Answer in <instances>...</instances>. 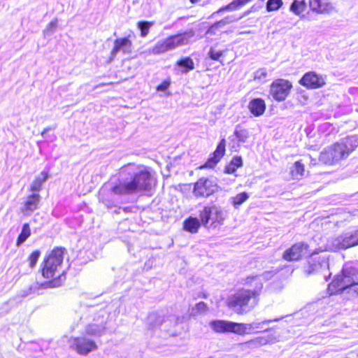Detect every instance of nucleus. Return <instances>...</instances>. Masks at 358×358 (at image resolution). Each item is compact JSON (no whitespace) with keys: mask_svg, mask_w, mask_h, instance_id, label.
<instances>
[{"mask_svg":"<svg viewBox=\"0 0 358 358\" xmlns=\"http://www.w3.org/2000/svg\"><path fill=\"white\" fill-rule=\"evenodd\" d=\"M236 322L223 320H214L209 322V326L216 333L236 334Z\"/></svg>","mask_w":358,"mask_h":358,"instance_id":"dca6fc26","label":"nucleus"},{"mask_svg":"<svg viewBox=\"0 0 358 358\" xmlns=\"http://www.w3.org/2000/svg\"><path fill=\"white\" fill-rule=\"evenodd\" d=\"M357 282H358V262L345 265L341 274L336 275L329 285L328 291L331 295L342 293Z\"/></svg>","mask_w":358,"mask_h":358,"instance_id":"7ed1b4c3","label":"nucleus"},{"mask_svg":"<svg viewBox=\"0 0 358 358\" xmlns=\"http://www.w3.org/2000/svg\"><path fill=\"white\" fill-rule=\"evenodd\" d=\"M224 52V50H216L214 48L211 47L208 50V56L210 59L223 64L221 58L223 57Z\"/></svg>","mask_w":358,"mask_h":358,"instance_id":"4c0bfd02","label":"nucleus"},{"mask_svg":"<svg viewBox=\"0 0 358 358\" xmlns=\"http://www.w3.org/2000/svg\"><path fill=\"white\" fill-rule=\"evenodd\" d=\"M234 138H237L238 143H244L249 138V131L246 129H244L240 124H238L236 125L234 135L230 136L229 139L231 141H233Z\"/></svg>","mask_w":358,"mask_h":358,"instance_id":"c85d7f7f","label":"nucleus"},{"mask_svg":"<svg viewBox=\"0 0 358 358\" xmlns=\"http://www.w3.org/2000/svg\"><path fill=\"white\" fill-rule=\"evenodd\" d=\"M308 128L306 129V133H307V136H309L310 133H309V132H308Z\"/></svg>","mask_w":358,"mask_h":358,"instance_id":"13d9d810","label":"nucleus"},{"mask_svg":"<svg viewBox=\"0 0 358 358\" xmlns=\"http://www.w3.org/2000/svg\"><path fill=\"white\" fill-rule=\"evenodd\" d=\"M253 7L251 8L250 10H246L245 12H244L243 14L240 15H238V17H240V20L242 19L243 17L248 15L251 11H252V9Z\"/></svg>","mask_w":358,"mask_h":358,"instance_id":"603ef678","label":"nucleus"},{"mask_svg":"<svg viewBox=\"0 0 358 358\" xmlns=\"http://www.w3.org/2000/svg\"><path fill=\"white\" fill-rule=\"evenodd\" d=\"M171 85V80L169 79L164 80L157 87L158 92H166Z\"/></svg>","mask_w":358,"mask_h":358,"instance_id":"09e8293b","label":"nucleus"},{"mask_svg":"<svg viewBox=\"0 0 358 358\" xmlns=\"http://www.w3.org/2000/svg\"><path fill=\"white\" fill-rule=\"evenodd\" d=\"M280 271L278 268L272 269L270 271H264L261 275H256L257 277H259L260 280H262V278L268 280H271L277 273Z\"/></svg>","mask_w":358,"mask_h":358,"instance_id":"a18cd8bd","label":"nucleus"},{"mask_svg":"<svg viewBox=\"0 0 358 358\" xmlns=\"http://www.w3.org/2000/svg\"><path fill=\"white\" fill-rule=\"evenodd\" d=\"M155 24V22L141 20L137 22V28L140 31V36L145 38L150 31V29Z\"/></svg>","mask_w":358,"mask_h":358,"instance_id":"72a5a7b5","label":"nucleus"},{"mask_svg":"<svg viewBox=\"0 0 358 358\" xmlns=\"http://www.w3.org/2000/svg\"><path fill=\"white\" fill-rule=\"evenodd\" d=\"M226 140L222 138L218 143L215 150L210 155L207 161L203 164V168L212 169L214 168L221 159L224 157L226 152Z\"/></svg>","mask_w":358,"mask_h":358,"instance_id":"2eb2a0df","label":"nucleus"},{"mask_svg":"<svg viewBox=\"0 0 358 358\" xmlns=\"http://www.w3.org/2000/svg\"><path fill=\"white\" fill-rule=\"evenodd\" d=\"M255 332L254 329L252 328V323H238L236 324V334L238 335L250 334Z\"/></svg>","mask_w":358,"mask_h":358,"instance_id":"f704fd0d","label":"nucleus"},{"mask_svg":"<svg viewBox=\"0 0 358 358\" xmlns=\"http://www.w3.org/2000/svg\"><path fill=\"white\" fill-rule=\"evenodd\" d=\"M208 310L207 304L203 301L197 303L194 307L192 308L191 315H196L197 314L203 313Z\"/></svg>","mask_w":358,"mask_h":358,"instance_id":"a19ab883","label":"nucleus"},{"mask_svg":"<svg viewBox=\"0 0 358 358\" xmlns=\"http://www.w3.org/2000/svg\"><path fill=\"white\" fill-rule=\"evenodd\" d=\"M289 103H290V102L289 101V102H287V103H284L283 106L286 108L287 105L289 104Z\"/></svg>","mask_w":358,"mask_h":358,"instance_id":"4d7b16f0","label":"nucleus"},{"mask_svg":"<svg viewBox=\"0 0 358 358\" xmlns=\"http://www.w3.org/2000/svg\"><path fill=\"white\" fill-rule=\"evenodd\" d=\"M66 280V275L63 271L58 277L54 278L52 280L41 284L42 288L48 287H59L62 282Z\"/></svg>","mask_w":358,"mask_h":358,"instance_id":"473e14b6","label":"nucleus"},{"mask_svg":"<svg viewBox=\"0 0 358 358\" xmlns=\"http://www.w3.org/2000/svg\"><path fill=\"white\" fill-rule=\"evenodd\" d=\"M120 210H122L125 213H130V212H131V208L129 207V206H127V207H124V208L119 207L117 209L115 210L114 213H120Z\"/></svg>","mask_w":358,"mask_h":358,"instance_id":"3c124183","label":"nucleus"},{"mask_svg":"<svg viewBox=\"0 0 358 358\" xmlns=\"http://www.w3.org/2000/svg\"><path fill=\"white\" fill-rule=\"evenodd\" d=\"M280 319H275V320H265L261 322L259 321H255L252 322V328L254 329L255 332H259L258 329H263L264 324H268L271 323V322H275L278 321Z\"/></svg>","mask_w":358,"mask_h":358,"instance_id":"37998d69","label":"nucleus"},{"mask_svg":"<svg viewBox=\"0 0 358 358\" xmlns=\"http://www.w3.org/2000/svg\"><path fill=\"white\" fill-rule=\"evenodd\" d=\"M199 215L203 227L215 229L224 224L227 212L220 206L211 203L203 206Z\"/></svg>","mask_w":358,"mask_h":358,"instance_id":"20e7f679","label":"nucleus"},{"mask_svg":"<svg viewBox=\"0 0 358 358\" xmlns=\"http://www.w3.org/2000/svg\"><path fill=\"white\" fill-rule=\"evenodd\" d=\"M358 245V229L343 232L337 237L328 241L327 246L331 250H346Z\"/></svg>","mask_w":358,"mask_h":358,"instance_id":"6e6552de","label":"nucleus"},{"mask_svg":"<svg viewBox=\"0 0 358 358\" xmlns=\"http://www.w3.org/2000/svg\"><path fill=\"white\" fill-rule=\"evenodd\" d=\"M340 142L342 143L345 150L349 155L353 152L358 146V136L352 135L341 139Z\"/></svg>","mask_w":358,"mask_h":358,"instance_id":"cd10ccee","label":"nucleus"},{"mask_svg":"<svg viewBox=\"0 0 358 358\" xmlns=\"http://www.w3.org/2000/svg\"><path fill=\"white\" fill-rule=\"evenodd\" d=\"M164 322V316L157 312L150 313L146 320V327L148 330L154 331L159 328Z\"/></svg>","mask_w":358,"mask_h":358,"instance_id":"5701e85b","label":"nucleus"},{"mask_svg":"<svg viewBox=\"0 0 358 358\" xmlns=\"http://www.w3.org/2000/svg\"><path fill=\"white\" fill-rule=\"evenodd\" d=\"M122 51L124 54H129L132 51V42L127 37L117 38L110 52V59L113 60L117 54Z\"/></svg>","mask_w":358,"mask_h":358,"instance_id":"f3484780","label":"nucleus"},{"mask_svg":"<svg viewBox=\"0 0 358 358\" xmlns=\"http://www.w3.org/2000/svg\"><path fill=\"white\" fill-rule=\"evenodd\" d=\"M106 322L103 317L100 322H92L86 326L85 333L86 335L93 337H100L104 334L106 327Z\"/></svg>","mask_w":358,"mask_h":358,"instance_id":"aec40b11","label":"nucleus"},{"mask_svg":"<svg viewBox=\"0 0 358 358\" xmlns=\"http://www.w3.org/2000/svg\"><path fill=\"white\" fill-rule=\"evenodd\" d=\"M58 24V20L57 18L52 20L45 27V29L43 30V35L45 36H52L57 29Z\"/></svg>","mask_w":358,"mask_h":358,"instance_id":"58836bf2","label":"nucleus"},{"mask_svg":"<svg viewBox=\"0 0 358 358\" xmlns=\"http://www.w3.org/2000/svg\"><path fill=\"white\" fill-rule=\"evenodd\" d=\"M311 164H316V160L315 159H311Z\"/></svg>","mask_w":358,"mask_h":358,"instance_id":"6e6d98bb","label":"nucleus"},{"mask_svg":"<svg viewBox=\"0 0 358 358\" xmlns=\"http://www.w3.org/2000/svg\"><path fill=\"white\" fill-rule=\"evenodd\" d=\"M31 229L29 223L23 224L22 230L16 240V246H21L31 236Z\"/></svg>","mask_w":358,"mask_h":358,"instance_id":"2f4dec72","label":"nucleus"},{"mask_svg":"<svg viewBox=\"0 0 358 358\" xmlns=\"http://www.w3.org/2000/svg\"><path fill=\"white\" fill-rule=\"evenodd\" d=\"M195 69L193 59L190 57H184L176 63L175 71L177 74H187Z\"/></svg>","mask_w":358,"mask_h":358,"instance_id":"412c9836","label":"nucleus"},{"mask_svg":"<svg viewBox=\"0 0 358 358\" xmlns=\"http://www.w3.org/2000/svg\"><path fill=\"white\" fill-rule=\"evenodd\" d=\"M309 7L313 12L327 14L334 10V6L328 0H309Z\"/></svg>","mask_w":358,"mask_h":358,"instance_id":"6ab92c4d","label":"nucleus"},{"mask_svg":"<svg viewBox=\"0 0 358 358\" xmlns=\"http://www.w3.org/2000/svg\"><path fill=\"white\" fill-rule=\"evenodd\" d=\"M248 109L255 117L262 115L266 110V103L262 98H255L250 101Z\"/></svg>","mask_w":358,"mask_h":358,"instance_id":"4be33fe9","label":"nucleus"},{"mask_svg":"<svg viewBox=\"0 0 358 358\" xmlns=\"http://www.w3.org/2000/svg\"><path fill=\"white\" fill-rule=\"evenodd\" d=\"M283 5L282 0H268L266 3L267 12L278 10Z\"/></svg>","mask_w":358,"mask_h":358,"instance_id":"e433bc0d","label":"nucleus"},{"mask_svg":"<svg viewBox=\"0 0 358 358\" xmlns=\"http://www.w3.org/2000/svg\"><path fill=\"white\" fill-rule=\"evenodd\" d=\"M291 173L292 176L296 178L303 176L305 173V167L303 164H302L301 161L296 162L293 165Z\"/></svg>","mask_w":358,"mask_h":358,"instance_id":"c9c22d12","label":"nucleus"},{"mask_svg":"<svg viewBox=\"0 0 358 358\" xmlns=\"http://www.w3.org/2000/svg\"><path fill=\"white\" fill-rule=\"evenodd\" d=\"M248 288L238 289L227 299L228 306L238 315L250 312L257 304L263 289V283L257 276H248L245 280Z\"/></svg>","mask_w":358,"mask_h":358,"instance_id":"f03ea898","label":"nucleus"},{"mask_svg":"<svg viewBox=\"0 0 358 358\" xmlns=\"http://www.w3.org/2000/svg\"><path fill=\"white\" fill-rule=\"evenodd\" d=\"M268 342V340L266 339V338H260V343L262 345H264V344H266Z\"/></svg>","mask_w":358,"mask_h":358,"instance_id":"864d4df0","label":"nucleus"},{"mask_svg":"<svg viewBox=\"0 0 358 358\" xmlns=\"http://www.w3.org/2000/svg\"><path fill=\"white\" fill-rule=\"evenodd\" d=\"M307 8L306 0H293L289 6V11L300 17L301 19H307V15L303 14Z\"/></svg>","mask_w":358,"mask_h":358,"instance_id":"b1692460","label":"nucleus"},{"mask_svg":"<svg viewBox=\"0 0 358 358\" xmlns=\"http://www.w3.org/2000/svg\"><path fill=\"white\" fill-rule=\"evenodd\" d=\"M40 200L41 196L38 194L34 193L29 195L20 208L21 212L25 216H30L34 210L38 209Z\"/></svg>","mask_w":358,"mask_h":358,"instance_id":"a211bd4d","label":"nucleus"},{"mask_svg":"<svg viewBox=\"0 0 358 358\" xmlns=\"http://www.w3.org/2000/svg\"><path fill=\"white\" fill-rule=\"evenodd\" d=\"M240 20V17H238L237 15H227V17H224L223 19L215 22L213 23L210 27L209 31L211 32H215L218 29L222 28L227 24L238 22Z\"/></svg>","mask_w":358,"mask_h":358,"instance_id":"bb28decb","label":"nucleus"},{"mask_svg":"<svg viewBox=\"0 0 358 358\" xmlns=\"http://www.w3.org/2000/svg\"><path fill=\"white\" fill-rule=\"evenodd\" d=\"M243 165V159L241 156H234L230 162L225 166L224 173L227 174L234 173L237 169L242 167Z\"/></svg>","mask_w":358,"mask_h":358,"instance_id":"c756f323","label":"nucleus"},{"mask_svg":"<svg viewBox=\"0 0 358 358\" xmlns=\"http://www.w3.org/2000/svg\"><path fill=\"white\" fill-rule=\"evenodd\" d=\"M41 256V252L38 250L33 251L29 256L28 260L29 262V266L33 268L36 265V263Z\"/></svg>","mask_w":358,"mask_h":358,"instance_id":"c03bdc74","label":"nucleus"},{"mask_svg":"<svg viewBox=\"0 0 358 358\" xmlns=\"http://www.w3.org/2000/svg\"><path fill=\"white\" fill-rule=\"evenodd\" d=\"M153 179L145 166L128 164L120 168L117 177L105 183L99 192V201L106 208L117 207L128 195L151 189Z\"/></svg>","mask_w":358,"mask_h":358,"instance_id":"f257e3e1","label":"nucleus"},{"mask_svg":"<svg viewBox=\"0 0 358 358\" xmlns=\"http://www.w3.org/2000/svg\"><path fill=\"white\" fill-rule=\"evenodd\" d=\"M199 0H189V1L192 3H196L199 1Z\"/></svg>","mask_w":358,"mask_h":358,"instance_id":"5fc2aeb1","label":"nucleus"},{"mask_svg":"<svg viewBox=\"0 0 358 358\" xmlns=\"http://www.w3.org/2000/svg\"><path fill=\"white\" fill-rule=\"evenodd\" d=\"M202 225L201 220L196 217L189 216L183 222V229L187 232L195 234Z\"/></svg>","mask_w":358,"mask_h":358,"instance_id":"393cba45","label":"nucleus"},{"mask_svg":"<svg viewBox=\"0 0 358 358\" xmlns=\"http://www.w3.org/2000/svg\"><path fill=\"white\" fill-rule=\"evenodd\" d=\"M349 293L352 292L356 296H358V282L348 287Z\"/></svg>","mask_w":358,"mask_h":358,"instance_id":"8fccbe9b","label":"nucleus"},{"mask_svg":"<svg viewBox=\"0 0 358 358\" xmlns=\"http://www.w3.org/2000/svg\"><path fill=\"white\" fill-rule=\"evenodd\" d=\"M66 252L65 248L56 247L44 259L41 264V274L43 278H53L57 268L60 266L64 260V255Z\"/></svg>","mask_w":358,"mask_h":358,"instance_id":"423d86ee","label":"nucleus"},{"mask_svg":"<svg viewBox=\"0 0 358 358\" xmlns=\"http://www.w3.org/2000/svg\"><path fill=\"white\" fill-rule=\"evenodd\" d=\"M329 257L326 255H318L316 252H313L305 267V271L308 275L322 273L325 281H328L331 273L328 275L326 273L329 271Z\"/></svg>","mask_w":358,"mask_h":358,"instance_id":"0eeeda50","label":"nucleus"},{"mask_svg":"<svg viewBox=\"0 0 358 358\" xmlns=\"http://www.w3.org/2000/svg\"><path fill=\"white\" fill-rule=\"evenodd\" d=\"M299 83L308 89H317L322 87L325 82L322 76L314 71H309L302 76L299 80Z\"/></svg>","mask_w":358,"mask_h":358,"instance_id":"4468645a","label":"nucleus"},{"mask_svg":"<svg viewBox=\"0 0 358 358\" xmlns=\"http://www.w3.org/2000/svg\"><path fill=\"white\" fill-rule=\"evenodd\" d=\"M39 289L38 284L36 283L34 285H31L29 288L27 289L22 290L21 292V296L22 297H26L29 296V294L34 293L36 290Z\"/></svg>","mask_w":358,"mask_h":358,"instance_id":"de8ad7c7","label":"nucleus"},{"mask_svg":"<svg viewBox=\"0 0 358 358\" xmlns=\"http://www.w3.org/2000/svg\"><path fill=\"white\" fill-rule=\"evenodd\" d=\"M267 76V71L265 68H261L254 72V79L262 80Z\"/></svg>","mask_w":358,"mask_h":358,"instance_id":"49530a36","label":"nucleus"},{"mask_svg":"<svg viewBox=\"0 0 358 358\" xmlns=\"http://www.w3.org/2000/svg\"><path fill=\"white\" fill-rule=\"evenodd\" d=\"M182 19H185V17H179L178 20H182Z\"/></svg>","mask_w":358,"mask_h":358,"instance_id":"bf43d9fd","label":"nucleus"},{"mask_svg":"<svg viewBox=\"0 0 358 358\" xmlns=\"http://www.w3.org/2000/svg\"><path fill=\"white\" fill-rule=\"evenodd\" d=\"M48 171H43L37 176L31 185V190L34 192H38L41 189L43 184L48 179Z\"/></svg>","mask_w":358,"mask_h":358,"instance_id":"7c9ffc66","label":"nucleus"},{"mask_svg":"<svg viewBox=\"0 0 358 358\" xmlns=\"http://www.w3.org/2000/svg\"><path fill=\"white\" fill-rule=\"evenodd\" d=\"M349 155L339 141L326 148L321 152L319 161L324 164H334L340 160L346 159Z\"/></svg>","mask_w":358,"mask_h":358,"instance_id":"1a4fd4ad","label":"nucleus"},{"mask_svg":"<svg viewBox=\"0 0 358 358\" xmlns=\"http://www.w3.org/2000/svg\"><path fill=\"white\" fill-rule=\"evenodd\" d=\"M193 35V31H189L170 36L164 40L159 41L153 48L149 50V52L153 55H160L174 50L187 44L189 38Z\"/></svg>","mask_w":358,"mask_h":358,"instance_id":"39448f33","label":"nucleus"},{"mask_svg":"<svg viewBox=\"0 0 358 358\" xmlns=\"http://www.w3.org/2000/svg\"><path fill=\"white\" fill-rule=\"evenodd\" d=\"M217 189L218 185L213 179L201 178L194 184L192 192L196 197H208Z\"/></svg>","mask_w":358,"mask_h":358,"instance_id":"9d476101","label":"nucleus"},{"mask_svg":"<svg viewBox=\"0 0 358 358\" xmlns=\"http://www.w3.org/2000/svg\"><path fill=\"white\" fill-rule=\"evenodd\" d=\"M72 348L81 355H87L90 352L97 349L94 341L87 338L86 336L76 337L73 338Z\"/></svg>","mask_w":358,"mask_h":358,"instance_id":"ddd939ff","label":"nucleus"},{"mask_svg":"<svg viewBox=\"0 0 358 358\" xmlns=\"http://www.w3.org/2000/svg\"><path fill=\"white\" fill-rule=\"evenodd\" d=\"M249 196L247 192H241L238 194L236 196L233 197V205L235 208H238L242 203H243L248 199Z\"/></svg>","mask_w":358,"mask_h":358,"instance_id":"ea45409f","label":"nucleus"},{"mask_svg":"<svg viewBox=\"0 0 358 358\" xmlns=\"http://www.w3.org/2000/svg\"><path fill=\"white\" fill-rule=\"evenodd\" d=\"M251 1L252 0H233L230 3L221 7L217 11L214 12L212 14V17H215L224 11L231 12L237 10Z\"/></svg>","mask_w":358,"mask_h":358,"instance_id":"a878e982","label":"nucleus"},{"mask_svg":"<svg viewBox=\"0 0 358 358\" xmlns=\"http://www.w3.org/2000/svg\"><path fill=\"white\" fill-rule=\"evenodd\" d=\"M292 88V84L285 79H277L270 85V94L273 99L282 101L288 96Z\"/></svg>","mask_w":358,"mask_h":358,"instance_id":"9b49d317","label":"nucleus"},{"mask_svg":"<svg viewBox=\"0 0 358 358\" xmlns=\"http://www.w3.org/2000/svg\"><path fill=\"white\" fill-rule=\"evenodd\" d=\"M55 129H56V125L45 128L43 129V131L41 132L42 137L43 138H45V140H47L48 141H50V142L55 141L57 138V136L54 134H49L48 132L50 131L55 130Z\"/></svg>","mask_w":358,"mask_h":358,"instance_id":"79ce46f5","label":"nucleus"},{"mask_svg":"<svg viewBox=\"0 0 358 358\" xmlns=\"http://www.w3.org/2000/svg\"><path fill=\"white\" fill-rule=\"evenodd\" d=\"M309 245L305 242H299L285 250L282 259L288 262L299 261L309 254Z\"/></svg>","mask_w":358,"mask_h":358,"instance_id":"f8f14e48","label":"nucleus"}]
</instances>
